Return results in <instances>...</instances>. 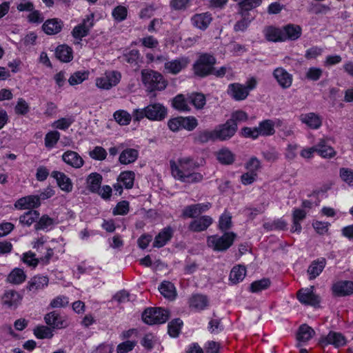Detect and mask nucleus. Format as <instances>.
Here are the masks:
<instances>
[{"mask_svg":"<svg viewBox=\"0 0 353 353\" xmlns=\"http://www.w3.org/2000/svg\"><path fill=\"white\" fill-rule=\"evenodd\" d=\"M212 21V14L208 12L195 14L191 18L192 25L202 30H206Z\"/></svg>","mask_w":353,"mask_h":353,"instance_id":"obj_15","label":"nucleus"},{"mask_svg":"<svg viewBox=\"0 0 353 353\" xmlns=\"http://www.w3.org/2000/svg\"><path fill=\"white\" fill-rule=\"evenodd\" d=\"M49 279L48 276L36 275L30 279L26 285V289L35 294L38 291L44 289L48 286Z\"/></svg>","mask_w":353,"mask_h":353,"instance_id":"obj_14","label":"nucleus"},{"mask_svg":"<svg viewBox=\"0 0 353 353\" xmlns=\"http://www.w3.org/2000/svg\"><path fill=\"white\" fill-rule=\"evenodd\" d=\"M102 175L97 172H92L86 179L87 188L92 193L98 192L102 183Z\"/></svg>","mask_w":353,"mask_h":353,"instance_id":"obj_27","label":"nucleus"},{"mask_svg":"<svg viewBox=\"0 0 353 353\" xmlns=\"http://www.w3.org/2000/svg\"><path fill=\"white\" fill-rule=\"evenodd\" d=\"M236 237V234L234 232H227L222 236H208L207 243L208 247L215 252H225L232 246Z\"/></svg>","mask_w":353,"mask_h":353,"instance_id":"obj_1","label":"nucleus"},{"mask_svg":"<svg viewBox=\"0 0 353 353\" xmlns=\"http://www.w3.org/2000/svg\"><path fill=\"white\" fill-rule=\"evenodd\" d=\"M182 128L188 131L193 130L198 125L197 120L193 117H181Z\"/></svg>","mask_w":353,"mask_h":353,"instance_id":"obj_62","label":"nucleus"},{"mask_svg":"<svg viewBox=\"0 0 353 353\" xmlns=\"http://www.w3.org/2000/svg\"><path fill=\"white\" fill-rule=\"evenodd\" d=\"M215 63L216 59L212 55L203 54L194 64V74L200 77L207 76L213 72Z\"/></svg>","mask_w":353,"mask_h":353,"instance_id":"obj_4","label":"nucleus"},{"mask_svg":"<svg viewBox=\"0 0 353 353\" xmlns=\"http://www.w3.org/2000/svg\"><path fill=\"white\" fill-rule=\"evenodd\" d=\"M299 120L312 130L319 129L323 123V118L315 112L301 114Z\"/></svg>","mask_w":353,"mask_h":353,"instance_id":"obj_12","label":"nucleus"},{"mask_svg":"<svg viewBox=\"0 0 353 353\" xmlns=\"http://www.w3.org/2000/svg\"><path fill=\"white\" fill-rule=\"evenodd\" d=\"M275 123L272 120L265 119L259 123L256 127L259 135L268 137L273 135L275 133Z\"/></svg>","mask_w":353,"mask_h":353,"instance_id":"obj_33","label":"nucleus"},{"mask_svg":"<svg viewBox=\"0 0 353 353\" xmlns=\"http://www.w3.org/2000/svg\"><path fill=\"white\" fill-rule=\"evenodd\" d=\"M170 167L172 174L174 177L182 182L198 183L201 182L203 179V174L199 172H184L183 170L179 169V168L177 166V164L173 161H170Z\"/></svg>","mask_w":353,"mask_h":353,"instance_id":"obj_5","label":"nucleus"},{"mask_svg":"<svg viewBox=\"0 0 353 353\" xmlns=\"http://www.w3.org/2000/svg\"><path fill=\"white\" fill-rule=\"evenodd\" d=\"M183 321L180 319H176L169 323L168 326V334L172 337H176L179 336Z\"/></svg>","mask_w":353,"mask_h":353,"instance_id":"obj_51","label":"nucleus"},{"mask_svg":"<svg viewBox=\"0 0 353 353\" xmlns=\"http://www.w3.org/2000/svg\"><path fill=\"white\" fill-rule=\"evenodd\" d=\"M62 160L74 168H80L84 163L82 157L77 152L72 150L65 152L62 155Z\"/></svg>","mask_w":353,"mask_h":353,"instance_id":"obj_19","label":"nucleus"},{"mask_svg":"<svg viewBox=\"0 0 353 353\" xmlns=\"http://www.w3.org/2000/svg\"><path fill=\"white\" fill-rule=\"evenodd\" d=\"M94 26V14L91 13L83 19L82 23L75 26L72 30V35L76 39L85 37L90 28Z\"/></svg>","mask_w":353,"mask_h":353,"instance_id":"obj_9","label":"nucleus"},{"mask_svg":"<svg viewBox=\"0 0 353 353\" xmlns=\"http://www.w3.org/2000/svg\"><path fill=\"white\" fill-rule=\"evenodd\" d=\"M140 42L143 47L150 49H156L159 46L158 40L150 35L143 37L140 39Z\"/></svg>","mask_w":353,"mask_h":353,"instance_id":"obj_57","label":"nucleus"},{"mask_svg":"<svg viewBox=\"0 0 353 353\" xmlns=\"http://www.w3.org/2000/svg\"><path fill=\"white\" fill-rule=\"evenodd\" d=\"M90 75L88 70L77 71L71 74L68 79V82L70 85H76L81 83L86 80Z\"/></svg>","mask_w":353,"mask_h":353,"instance_id":"obj_44","label":"nucleus"},{"mask_svg":"<svg viewBox=\"0 0 353 353\" xmlns=\"http://www.w3.org/2000/svg\"><path fill=\"white\" fill-rule=\"evenodd\" d=\"M314 330L307 325H302L299 329L297 339L299 341L306 342L314 334Z\"/></svg>","mask_w":353,"mask_h":353,"instance_id":"obj_45","label":"nucleus"},{"mask_svg":"<svg viewBox=\"0 0 353 353\" xmlns=\"http://www.w3.org/2000/svg\"><path fill=\"white\" fill-rule=\"evenodd\" d=\"M190 307L196 311L205 310L209 303L208 297L205 295L196 294L190 299Z\"/></svg>","mask_w":353,"mask_h":353,"instance_id":"obj_24","label":"nucleus"},{"mask_svg":"<svg viewBox=\"0 0 353 353\" xmlns=\"http://www.w3.org/2000/svg\"><path fill=\"white\" fill-rule=\"evenodd\" d=\"M40 214L37 210H28L19 216V223L24 226L30 227L33 223L37 221Z\"/></svg>","mask_w":353,"mask_h":353,"instance_id":"obj_37","label":"nucleus"},{"mask_svg":"<svg viewBox=\"0 0 353 353\" xmlns=\"http://www.w3.org/2000/svg\"><path fill=\"white\" fill-rule=\"evenodd\" d=\"M341 179L349 186H353V170L350 168H342L340 169Z\"/></svg>","mask_w":353,"mask_h":353,"instance_id":"obj_56","label":"nucleus"},{"mask_svg":"<svg viewBox=\"0 0 353 353\" xmlns=\"http://www.w3.org/2000/svg\"><path fill=\"white\" fill-rule=\"evenodd\" d=\"M314 287L301 289L297 292L299 301L305 305L317 307L320 303V297L313 292Z\"/></svg>","mask_w":353,"mask_h":353,"instance_id":"obj_6","label":"nucleus"},{"mask_svg":"<svg viewBox=\"0 0 353 353\" xmlns=\"http://www.w3.org/2000/svg\"><path fill=\"white\" fill-rule=\"evenodd\" d=\"M172 106L179 111L188 112L190 110L188 101L183 94H178L173 99Z\"/></svg>","mask_w":353,"mask_h":353,"instance_id":"obj_48","label":"nucleus"},{"mask_svg":"<svg viewBox=\"0 0 353 353\" xmlns=\"http://www.w3.org/2000/svg\"><path fill=\"white\" fill-rule=\"evenodd\" d=\"M214 130L217 140L223 141L230 139L236 134L238 127L227 120L225 123L218 125Z\"/></svg>","mask_w":353,"mask_h":353,"instance_id":"obj_7","label":"nucleus"},{"mask_svg":"<svg viewBox=\"0 0 353 353\" xmlns=\"http://www.w3.org/2000/svg\"><path fill=\"white\" fill-rule=\"evenodd\" d=\"M237 3L240 9V12L243 13L244 11H250L256 8L259 7L263 2V0H232Z\"/></svg>","mask_w":353,"mask_h":353,"instance_id":"obj_40","label":"nucleus"},{"mask_svg":"<svg viewBox=\"0 0 353 353\" xmlns=\"http://www.w3.org/2000/svg\"><path fill=\"white\" fill-rule=\"evenodd\" d=\"M148 119L162 121L167 115V109L160 103L150 104L146 106Z\"/></svg>","mask_w":353,"mask_h":353,"instance_id":"obj_13","label":"nucleus"},{"mask_svg":"<svg viewBox=\"0 0 353 353\" xmlns=\"http://www.w3.org/2000/svg\"><path fill=\"white\" fill-rule=\"evenodd\" d=\"M139 156V152L134 148H127L120 154L119 160L121 164L127 165L134 162Z\"/></svg>","mask_w":353,"mask_h":353,"instance_id":"obj_35","label":"nucleus"},{"mask_svg":"<svg viewBox=\"0 0 353 353\" xmlns=\"http://www.w3.org/2000/svg\"><path fill=\"white\" fill-rule=\"evenodd\" d=\"M228 94L235 101H241L247 98L248 90H228Z\"/></svg>","mask_w":353,"mask_h":353,"instance_id":"obj_58","label":"nucleus"},{"mask_svg":"<svg viewBox=\"0 0 353 353\" xmlns=\"http://www.w3.org/2000/svg\"><path fill=\"white\" fill-rule=\"evenodd\" d=\"M51 176L54 178L59 187L65 192H70L72 190V183L71 179L67 176L63 172L59 171H53Z\"/></svg>","mask_w":353,"mask_h":353,"instance_id":"obj_18","label":"nucleus"},{"mask_svg":"<svg viewBox=\"0 0 353 353\" xmlns=\"http://www.w3.org/2000/svg\"><path fill=\"white\" fill-rule=\"evenodd\" d=\"M232 227V216L229 212L223 213L219 219V228L222 231L229 230Z\"/></svg>","mask_w":353,"mask_h":353,"instance_id":"obj_54","label":"nucleus"},{"mask_svg":"<svg viewBox=\"0 0 353 353\" xmlns=\"http://www.w3.org/2000/svg\"><path fill=\"white\" fill-rule=\"evenodd\" d=\"M63 27V23L57 19H51L46 21L42 26L44 32L49 35L59 33Z\"/></svg>","mask_w":353,"mask_h":353,"instance_id":"obj_26","label":"nucleus"},{"mask_svg":"<svg viewBox=\"0 0 353 353\" xmlns=\"http://www.w3.org/2000/svg\"><path fill=\"white\" fill-rule=\"evenodd\" d=\"M191 0H171L170 6L174 10H185L190 5Z\"/></svg>","mask_w":353,"mask_h":353,"instance_id":"obj_64","label":"nucleus"},{"mask_svg":"<svg viewBox=\"0 0 353 353\" xmlns=\"http://www.w3.org/2000/svg\"><path fill=\"white\" fill-rule=\"evenodd\" d=\"M212 223V219L209 216H203L199 219L192 221L189 225V230L199 232L207 230V228Z\"/></svg>","mask_w":353,"mask_h":353,"instance_id":"obj_23","label":"nucleus"},{"mask_svg":"<svg viewBox=\"0 0 353 353\" xmlns=\"http://www.w3.org/2000/svg\"><path fill=\"white\" fill-rule=\"evenodd\" d=\"M37 39V35L34 32H30L21 40V45L25 48H30L36 44Z\"/></svg>","mask_w":353,"mask_h":353,"instance_id":"obj_63","label":"nucleus"},{"mask_svg":"<svg viewBox=\"0 0 353 353\" xmlns=\"http://www.w3.org/2000/svg\"><path fill=\"white\" fill-rule=\"evenodd\" d=\"M135 174L132 171L122 172L118 177V181L122 182L126 189H131L134 185Z\"/></svg>","mask_w":353,"mask_h":353,"instance_id":"obj_47","label":"nucleus"},{"mask_svg":"<svg viewBox=\"0 0 353 353\" xmlns=\"http://www.w3.org/2000/svg\"><path fill=\"white\" fill-rule=\"evenodd\" d=\"M216 159L223 165H230L235 159L234 154L228 148H222L216 152Z\"/></svg>","mask_w":353,"mask_h":353,"instance_id":"obj_39","label":"nucleus"},{"mask_svg":"<svg viewBox=\"0 0 353 353\" xmlns=\"http://www.w3.org/2000/svg\"><path fill=\"white\" fill-rule=\"evenodd\" d=\"M217 140L215 130H201L196 132L194 137V141L198 143H205L210 141H214Z\"/></svg>","mask_w":353,"mask_h":353,"instance_id":"obj_34","label":"nucleus"},{"mask_svg":"<svg viewBox=\"0 0 353 353\" xmlns=\"http://www.w3.org/2000/svg\"><path fill=\"white\" fill-rule=\"evenodd\" d=\"M273 75L279 84L283 88H289L292 83V75L283 68H277L274 70Z\"/></svg>","mask_w":353,"mask_h":353,"instance_id":"obj_21","label":"nucleus"},{"mask_svg":"<svg viewBox=\"0 0 353 353\" xmlns=\"http://www.w3.org/2000/svg\"><path fill=\"white\" fill-rule=\"evenodd\" d=\"M190 63L188 57H180L165 63L164 68L166 73L176 74L185 68Z\"/></svg>","mask_w":353,"mask_h":353,"instance_id":"obj_10","label":"nucleus"},{"mask_svg":"<svg viewBox=\"0 0 353 353\" xmlns=\"http://www.w3.org/2000/svg\"><path fill=\"white\" fill-rule=\"evenodd\" d=\"M128 10L125 6H118L113 9L112 15L117 21H122L127 17Z\"/></svg>","mask_w":353,"mask_h":353,"instance_id":"obj_55","label":"nucleus"},{"mask_svg":"<svg viewBox=\"0 0 353 353\" xmlns=\"http://www.w3.org/2000/svg\"><path fill=\"white\" fill-rule=\"evenodd\" d=\"M169 316V310L162 307H148L142 314L143 321L148 325L164 323Z\"/></svg>","mask_w":353,"mask_h":353,"instance_id":"obj_2","label":"nucleus"},{"mask_svg":"<svg viewBox=\"0 0 353 353\" xmlns=\"http://www.w3.org/2000/svg\"><path fill=\"white\" fill-rule=\"evenodd\" d=\"M301 28L299 26L289 24L282 28L284 41L287 39L296 40L301 35Z\"/></svg>","mask_w":353,"mask_h":353,"instance_id":"obj_32","label":"nucleus"},{"mask_svg":"<svg viewBox=\"0 0 353 353\" xmlns=\"http://www.w3.org/2000/svg\"><path fill=\"white\" fill-rule=\"evenodd\" d=\"M56 57L62 62H69L72 58V50L66 45L59 46L56 49Z\"/></svg>","mask_w":353,"mask_h":353,"instance_id":"obj_36","label":"nucleus"},{"mask_svg":"<svg viewBox=\"0 0 353 353\" xmlns=\"http://www.w3.org/2000/svg\"><path fill=\"white\" fill-rule=\"evenodd\" d=\"M246 274V269L243 265H238L234 267L230 274V280L233 283H237L245 278Z\"/></svg>","mask_w":353,"mask_h":353,"instance_id":"obj_43","label":"nucleus"},{"mask_svg":"<svg viewBox=\"0 0 353 353\" xmlns=\"http://www.w3.org/2000/svg\"><path fill=\"white\" fill-rule=\"evenodd\" d=\"M121 77V74L118 72H107L103 77L97 79L96 85L98 88H109L116 86L120 81Z\"/></svg>","mask_w":353,"mask_h":353,"instance_id":"obj_8","label":"nucleus"},{"mask_svg":"<svg viewBox=\"0 0 353 353\" xmlns=\"http://www.w3.org/2000/svg\"><path fill=\"white\" fill-rule=\"evenodd\" d=\"M263 33L265 39L269 41L279 42L284 41L282 28L269 26L265 28Z\"/></svg>","mask_w":353,"mask_h":353,"instance_id":"obj_28","label":"nucleus"},{"mask_svg":"<svg viewBox=\"0 0 353 353\" xmlns=\"http://www.w3.org/2000/svg\"><path fill=\"white\" fill-rule=\"evenodd\" d=\"M262 155L269 162L276 161L279 157V153L274 147L263 150Z\"/></svg>","mask_w":353,"mask_h":353,"instance_id":"obj_61","label":"nucleus"},{"mask_svg":"<svg viewBox=\"0 0 353 353\" xmlns=\"http://www.w3.org/2000/svg\"><path fill=\"white\" fill-rule=\"evenodd\" d=\"M326 265V259L325 258H320L313 261L307 269V273L310 275V279H314L317 277L323 270Z\"/></svg>","mask_w":353,"mask_h":353,"instance_id":"obj_25","label":"nucleus"},{"mask_svg":"<svg viewBox=\"0 0 353 353\" xmlns=\"http://www.w3.org/2000/svg\"><path fill=\"white\" fill-rule=\"evenodd\" d=\"M178 162L177 166L185 173L191 172L199 166V164L190 157L179 159Z\"/></svg>","mask_w":353,"mask_h":353,"instance_id":"obj_41","label":"nucleus"},{"mask_svg":"<svg viewBox=\"0 0 353 353\" xmlns=\"http://www.w3.org/2000/svg\"><path fill=\"white\" fill-rule=\"evenodd\" d=\"M22 295L14 290H9L6 291L3 297V304L7 305L10 308H17L21 303L22 300Z\"/></svg>","mask_w":353,"mask_h":353,"instance_id":"obj_17","label":"nucleus"},{"mask_svg":"<svg viewBox=\"0 0 353 353\" xmlns=\"http://www.w3.org/2000/svg\"><path fill=\"white\" fill-rule=\"evenodd\" d=\"M173 229L170 227L164 228L154 238L153 242V247L162 248L163 247L172 237Z\"/></svg>","mask_w":353,"mask_h":353,"instance_id":"obj_22","label":"nucleus"},{"mask_svg":"<svg viewBox=\"0 0 353 353\" xmlns=\"http://www.w3.org/2000/svg\"><path fill=\"white\" fill-rule=\"evenodd\" d=\"M34 334L37 339H51L53 336V332L50 327L45 325H39L34 329Z\"/></svg>","mask_w":353,"mask_h":353,"instance_id":"obj_49","label":"nucleus"},{"mask_svg":"<svg viewBox=\"0 0 353 353\" xmlns=\"http://www.w3.org/2000/svg\"><path fill=\"white\" fill-rule=\"evenodd\" d=\"M316 152L323 158L330 159L334 157L336 152L334 149L328 145L327 141L324 139H320L316 144Z\"/></svg>","mask_w":353,"mask_h":353,"instance_id":"obj_30","label":"nucleus"},{"mask_svg":"<svg viewBox=\"0 0 353 353\" xmlns=\"http://www.w3.org/2000/svg\"><path fill=\"white\" fill-rule=\"evenodd\" d=\"M319 342L322 345H332L335 347H339L346 344V339L341 333L330 331L327 336L322 337Z\"/></svg>","mask_w":353,"mask_h":353,"instance_id":"obj_11","label":"nucleus"},{"mask_svg":"<svg viewBox=\"0 0 353 353\" xmlns=\"http://www.w3.org/2000/svg\"><path fill=\"white\" fill-rule=\"evenodd\" d=\"M332 289L335 296H349L353 294V282L350 281H341L334 283Z\"/></svg>","mask_w":353,"mask_h":353,"instance_id":"obj_16","label":"nucleus"},{"mask_svg":"<svg viewBox=\"0 0 353 353\" xmlns=\"http://www.w3.org/2000/svg\"><path fill=\"white\" fill-rule=\"evenodd\" d=\"M306 212L304 210L295 208L292 212V225L291 232H301L302 228L301 221L306 217Z\"/></svg>","mask_w":353,"mask_h":353,"instance_id":"obj_31","label":"nucleus"},{"mask_svg":"<svg viewBox=\"0 0 353 353\" xmlns=\"http://www.w3.org/2000/svg\"><path fill=\"white\" fill-rule=\"evenodd\" d=\"M141 81L148 88H165L167 81L163 76L154 70L144 69L141 71Z\"/></svg>","mask_w":353,"mask_h":353,"instance_id":"obj_3","label":"nucleus"},{"mask_svg":"<svg viewBox=\"0 0 353 353\" xmlns=\"http://www.w3.org/2000/svg\"><path fill=\"white\" fill-rule=\"evenodd\" d=\"M44 320L46 323L52 328L60 329L65 326L64 321L56 311L46 314L44 316Z\"/></svg>","mask_w":353,"mask_h":353,"instance_id":"obj_29","label":"nucleus"},{"mask_svg":"<svg viewBox=\"0 0 353 353\" xmlns=\"http://www.w3.org/2000/svg\"><path fill=\"white\" fill-rule=\"evenodd\" d=\"M161 294L166 299L173 300L176 297V289L173 283L170 281H163L159 287Z\"/></svg>","mask_w":353,"mask_h":353,"instance_id":"obj_38","label":"nucleus"},{"mask_svg":"<svg viewBox=\"0 0 353 353\" xmlns=\"http://www.w3.org/2000/svg\"><path fill=\"white\" fill-rule=\"evenodd\" d=\"M89 155L93 159L102 161L106 158L107 152L103 148L96 146L92 151H90Z\"/></svg>","mask_w":353,"mask_h":353,"instance_id":"obj_59","label":"nucleus"},{"mask_svg":"<svg viewBox=\"0 0 353 353\" xmlns=\"http://www.w3.org/2000/svg\"><path fill=\"white\" fill-rule=\"evenodd\" d=\"M60 134L57 131L48 132L45 137V144L47 148H52L59 139Z\"/></svg>","mask_w":353,"mask_h":353,"instance_id":"obj_60","label":"nucleus"},{"mask_svg":"<svg viewBox=\"0 0 353 353\" xmlns=\"http://www.w3.org/2000/svg\"><path fill=\"white\" fill-rule=\"evenodd\" d=\"M248 119V114L241 110H236L231 114L230 119L228 121L232 125L238 127V123L247 121Z\"/></svg>","mask_w":353,"mask_h":353,"instance_id":"obj_50","label":"nucleus"},{"mask_svg":"<svg viewBox=\"0 0 353 353\" xmlns=\"http://www.w3.org/2000/svg\"><path fill=\"white\" fill-rule=\"evenodd\" d=\"M115 121L120 125H128L130 123L132 116L125 110H119L114 113Z\"/></svg>","mask_w":353,"mask_h":353,"instance_id":"obj_52","label":"nucleus"},{"mask_svg":"<svg viewBox=\"0 0 353 353\" xmlns=\"http://www.w3.org/2000/svg\"><path fill=\"white\" fill-rule=\"evenodd\" d=\"M270 284L271 281L268 278H263L262 279L252 282L250 284V290L253 293H258L268 289Z\"/></svg>","mask_w":353,"mask_h":353,"instance_id":"obj_46","label":"nucleus"},{"mask_svg":"<svg viewBox=\"0 0 353 353\" xmlns=\"http://www.w3.org/2000/svg\"><path fill=\"white\" fill-rule=\"evenodd\" d=\"M37 221H38L34 225L36 230H45L54 223V219L49 217L48 215H43Z\"/></svg>","mask_w":353,"mask_h":353,"instance_id":"obj_53","label":"nucleus"},{"mask_svg":"<svg viewBox=\"0 0 353 353\" xmlns=\"http://www.w3.org/2000/svg\"><path fill=\"white\" fill-rule=\"evenodd\" d=\"M41 205L37 195H30L19 199L15 203V207L19 209H32Z\"/></svg>","mask_w":353,"mask_h":353,"instance_id":"obj_20","label":"nucleus"},{"mask_svg":"<svg viewBox=\"0 0 353 353\" xmlns=\"http://www.w3.org/2000/svg\"><path fill=\"white\" fill-rule=\"evenodd\" d=\"M26 279L24 271L21 268H14L9 274L7 280L9 283L19 285L22 283Z\"/></svg>","mask_w":353,"mask_h":353,"instance_id":"obj_42","label":"nucleus"}]
</instances>
